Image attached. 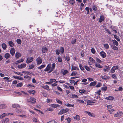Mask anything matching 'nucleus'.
<instances>
[{"label":"nucleus","instance_id":"052dcab7","mask_svg":"<svg viewBox=\"0 0 123 123\" xmlns=\"http://www.w3.org/2000/svg\"><path fill=\"white\" fill-rule=\"evenodd\" d=\"M85 10L87 11V13L88 14L89 13V8L88 7H86L85 8Z\"/></svg>","mask_w":123,"mask_h":123},{"label":"nucleus","instance_id":"0e129e2a","mask_svg":"<svg viewBox=\"0 0 123 123\" xmlns=\"http://www.w3.org/2000/svg\"><path fill=\"white\" fill-rule=\"evenodd\" d=\"M68 71L67 70H64L63 71V74L64 75H65L66 74H67L68 73Z\"/></svg>","mask_w":123,"mask_h":123},{"label":"nucleus","instance_id":"603ef678","mask_svg":"<svg viewBox=\"0 0 123 123\" xmlns=\"http://www.w3.org/2000/svg\"><path fill=\"white\" fill-rule=\"evenodd\" d=\"M24 60V59H21L17 61V62L18 63H21Z\"/></svg>","mask_w":123,"mask_h":123},{"label":"nucleus","instance_id":"c85d7f7f","mask_svg":"<svg viewBox=\"0 0 123 123\" xmlns=\"http://www.w3.org/2000/svg\"><path fill=\"white\" fill-rule=\"evenodd\" d=\"M24 78L26 79L27 80H29L31 79V77L27 75L25 76Z\"/></svg>","mask_w":123,"mask_h":123},{"label":"nucleus","instance_id":"338daca9","mask_svg":"<svg viewBox=\"0 0 123 123\" xmlns=\"http://www.w3.org/2000/svg\"><path fill=\"white\" fill-rule=\"evenodd\" d=\"M91 51L92 53L93 54H95L96 52L95 49L93 48H92L91 49Z\"/></svg>","mask_w":123,"mask_h":123},{"label":"nucleus","instance_id":"e2e57ef3","mask_svg":"<svg viewBox=\"0 0 123 123\" xmlns=\"http://www.w3.org/2000/svg\"><path fill=\"white\" fill-rule=\"evenodd\" d=\"M92 9L94 11H96L97 9V7L96 6L94 5L92 7Z\"/></svg>","mask_w":123,"mask_h":123},{"label":"nucleus","instance_id":"bb28decb","mask_svg":"<svg viewBox=\"0 0 123 123\" xmlns=\"http://www.w3.org/2000/svg\"><path fill=\"white\" fill-rule=\"evenodd\" d=\"M10 55L9 53H6L5 55V57L7 59L10 57Z\"/></svg>","mask_w":123,"mask_h":123},{"label":"nucleus","instance_id":"680f3d73","mask_svg":"<svg viewBox=\"0 0 123 123\" xmlns=\"http://www.w3.org/2000/svg\"><path fill=\"white\" fill-rule=\"evenodd\" d=\"M101 78H102V79H104L105 80H106L108 79V78L106 77V76H101Z\"/></svg>","mask_w":123,"mask_h":123},{"label":"nucleus","instance_id":"dca6fc26","mask_svg":"<svg viewBox=\"0 0 123 123\" xmlns=\"http://www.w3.org/2000/svg\"><path fill=\"white\" fill-rule=\"evenodd\" d=\"M12 107L13 108H18L20 107V106L18 104H14L12 105Z\"/></svg>","mask_w":123,"mask_h":123},{"label":"nucleus","instance_id":"774afa93","mask_svg":"<svg viewBox=\"0 0 123 123\" xmlns=\"http://www.w3.org/2000/svg\"><path fill=\"white\" fill-rule=\"evenodd\" d=\"M47 123H57V122L55 121L52 120L48 122Z\"/></svg>","mask_w":123,"mask_h":123},{"label":"nucleus","instance_id":"3c124183","mask_svg":"<svg viewBox=\"0 0 123 123\" xmlns=\"http://www.w3.org/2000/svg\"><path fill=\"white\" fill-rule=\"evenodd\" d=\"M101 91L100 90H98L96 92H95L96 94L98 95H99L100 94Z\"/></svg>","mask_w":123,"mask_h":123},{"label":"nucleus","instance_id":"393cba45","mask_svg":"<svg viewBox=\"0 0 123 123\" xmlns=\"http://www.w3.org/2000/svg\"><path fill=\"white\" fill-rule=\"evenodd\" d=\"M103 45L105 49H107L109 48V46L108 44H103Z\"/></svg>","mask_w":123,"mask_h":123},{"label":"nucleus","instance_id":"1a4fd4ad","mask_svg":"<svg viewBox=\"0 0 123 123\" xmlns=\"http://www.w3.org/2000/svg\"><path fill=\"white\" fill-rule=\"evenodd\" d=\"M10 51V54L12 56H13L14 55L15 52V50L14 48H12L11 49Z\"/></svg>","mask_w":123,"mask_h":123},{"label":"nucleus","instance_id":"cd10ccee","mask_svg":"<svg viewBox=\"0 0 123 123\" xmlns=\"http://www.w3.org/2000/svg\"><path fill=\"white\" fill-rule=\"evenodd\" d=\"M89 59L90 61L92 63H95V61L93 58L91 57H90Z\"/></svg>","mask_w":123,"mask_h":123},{"label":"nucleus","instance_id":"72a5a7b5","mask_svg":"<svg viewBox=\"0 0 123 123\" xmlns=\"http://www.w3.org/2000/svg\"><path fill=\"white\" fill-rule=\"evenodd\" d=\"M64 105L69 107H74V104L71 105L69 103H68L67 104H65Z\"/></svg>","mask_w":123,"mask_h":123},{"label":"nucleus","instance_id":"c756f323","mask_svg":"<svg viewBox=\"0 0 123 123\" xmlns=\"http://www.w3.org/2000/svg\"><path fill=\"white\" fill-rule=\"evenodd\" d=\"M77 102L83 104L84 103V101L83 100H81L79 99H77L76 100Z\"/></svg>","mask_w":123,"mask_h":123},{"label":"nucleus","instance_id":"0eeeda50","mask_svg":"<svg viewBox=\"0 0 123 123\" xmlns=\"http://www.w3.org/2000/svg\"><path fill=\"white\" fill-rule=\"evenodd\" d=\"M37 64L39 65L42 62V58L40 57H38L36 59Z\"/></svg>","mask_w":123,"mask_h":123},{"label":"nucleus","instance_id":"a878e982","mask_svg":"<svg viewBox=\"0 0 123 123\" xmlns=\"http://www.w3.org/2000/svg\"><path fill=\"white\" fill-rule=\"evenodd\" d=\"M95 66L96 67H97L99 68H102L103 67L102 66L100 65V64L95 63Z\"/></svg>","mask_w":123,"mask_h":123},{"label":"nucleus","instance_id":"412c9836","mask_svg":"<svg viewBox=\"0 0 123 123\" xmlns=\"http://www.w3.org/2000/svg\"><path fill=\"white\" fill-rule=\"evenodd\" d=\"M97 82L95 81L92 82L90 83L89 84L90 86H94L96 85Z\"/></svg>","mask_w":123,"mask_h":123},{"label":"nucleus","instance_id":"f257e3e1","mask_svg":"<svg viewBox=\"0 0 123 123\" xmlns=\"http://www.w3.org/2000/svg\"><path fill=\"white\" fill-rule=\"evenodd\" d=\"M60 50L59 49H56L55 51V52L56 54L59 55L60 52L61 54L63 53L64 51V49L63 47H61L60 48Z\"/></svg>","mask_w":123,"mask_h":123},{"label":"nucleus","instance_id":"09e8293b","mask_svg":"<svg viewBox=\"0 0 123 123\" xmlns=\"http://www.w3.org/2000/svg\"><path fill=\"white\" fill-rule=\"evenodd\" d=\"M23 85V83H22L21 82L17 84V86L18 87H20L22 86Z\"/></svg>","mask_w":123,"mask_h":123},{"label":"nucleus","instance_id":"69168bd1","mask_svg":"<svg viewBox=\"0 0 123 123\" xmlns=\"http://www.w3.org/2000/svg\"><path fill=\"white\" fill-rule=\"evenodd\" d=\"M101 83H98L97 85L96 86V87H98L101 86Z\"/></svg>","mask_w":123,"mask_h":123},{"label":"nucleus","instance_id":"f3484780","mask_svg":"<svg viewBox=\"0 0 123 123\" xmlns=\"http://www.w3.org/2000/svg\"><path fill=\"white\" fill-rule=\"evenodd\" d=\"M21 54L19 53L18 52H17L16 53L15 56V57L16 58H18L21 56Z\"/></svg>","mask_w":123,"mask_h":123},{"label":"nucleus","instance_id":"473e14b6","mask_svg":"<svg viewBox=\"0 0 123 123\" xmlns=\"http://www.w3.org/2000/svg\"><path fill=\"white\" fill-rule=\"evenodd\" d=\"M114 44L116 46H117L118 45V43L115 40H113L112 41Z\"/></svg>","mask_w":123,"mask_h":123},{"label":"nucleus","instance_id":"de8ad7c7","mask_svg":"<svg viewBox=\"0 0 123 123\" xmlns=\"http://www.w3.org/2000/svg\"><path fill=\"white\" fill-rule=\"evenodd\" d=\"M14 73L15 74H17V75L21 76H22L23 75V74L22 73L19 72H14Z\"/></svg>","mask_w":123,"mask_h":123},{"label":"nucleus","instance_id":"9d476101","mask_svg":"<svg viewBox=\"0 0 123 123\" xmlns=\"http://www.w3.org/2000/svg\"><path fill=\"white\" fill-rule=\"evenodd\" d=\"M100 56L103 58H105L106 56V54L104 51H102L100 53Z\"/></svg>","mask_w":123,"mask_h":123},{"label":"nucleus","instance_id":"39448f33","mask_svg":"<svg viewBox=\"0 0 123 123\" xmlns=\"http://www.w3.org/2000/svg\"><path fill=\"white\" fill-rule=\"evenodd\" d=\"M26 66L25 63H22L18 66V67L19 69H22L25 68Z\"/></svg>","mask_w":123,"mask_h":123},{"label":"nucleus","instance_id":"ddd939ff","mask_svg":"<svg viewBox=\"0 0 123 123\" xmlns=\"http://www.w3.org/2000/svg\"><path fill=\"white\" fill-rule=\"evenodd\" d=\"M13 77L15 79L17 80H23V78L22 77L19 76H13Z\"/></svg>","mask_w":123,"mask_h":123},{"label":"nucleus","instance_id":"ea45409f","mask_svg":"<svg viewBox=\"0 0 123 123\" xmlns=\"http://www.w3.org/2000/svg\"><path fill=\"white\" fill-rule=\"evenodd\" d=\"M57 60L58 62H61L62 61V58L60 56H59L57 57Z\"/></svg>","mask_w":123,"mask_h":123},{"label":"nucleus","instance_id":"bf43d9fd","mask_svg":"<svg viewBox=\"0 0 123 123\" xmlns=\"http://www.w3.org/2000/svg\"><path fill=\"white\" fill-rule=\"evenodd\" d=\"M55 63H53L52 64V67H51V69H52L53 70L54 69V68L55 67Z\"/></svg>","mask_w":123,"mask_h":123},{"label":"nucleus","instance_id":"c9c22d12","mask_svg":"<svg viewBox=\"0 0 123 123\" xmlns=\"http://www.w3.org/2000/svg\"><path fill=\"white\" fill-rule=\"evenodd\" d=\"M79 66L80 67V69L81 70L83 71L84 70V68L83 66L82 65V64H79Z\"/></svg>","mask_w":123,"mask_h":123},{"label":"nucleus","instance_id":"5701e85b","mask_svg":"<svg viewBox=\"0 0 123 123\" xmlns=\"http://www.w3.org/2000/svg\"><path fill=\"white\" fill-rule=\"evenodd\" d=\"M105 98L107 100H113L114 99V98L112 96H109L106 97Z\"/></svg>","mask_w":123,"mask_h":123},{"label":"nucleus","instance_id":"79ce46f5","mask_svg":"<svg viewBox=\"0 0 123 123\" xmlns=\"http://www.w3.org/2000/svg\"><path fill=\"white\" fill-rule=\"evenodd\" d=\"M9 45L11 47H12L14 46V44L12 41H10L8 42Z\"/></svg>","mask_w":123,"mask_h":123},{"label":"nucleus","instance_id":"a211bd4d","mask_svg":"<svg viewBox=\"0 0 123 123\" xmlns=\"http://www.w3.org/2000/svg\"><path fill=\"white\" fill-rule=\"evenodd\" d=\"M104 20V17L103 16H101L100 18L99 19V21L101 23Z\"/></svg>","mask_w":123,"mask_h":123},{"label":"nucleus","instance_id":"a18cd8bd","mask_svg":"<svg viewBox=\"0 0 123 123\" xmlns=\"http://www.w3.org/2000/svg\"><path fill=\"white\" fill-rule=\"evenodd\" d=\"M34 64H32L31 65H30L29 66V69H31L34 68Z\"/></svg>","mask_w":123,"mask_h":123},{"label":"nucleus","instance_id":"13d9d810","mask_svg":"<svg viewBox=\"0 0 123 123\" xmlns=\"http://www.w3.org/2000/svg\"><path fill=\"white\" fill-rule=\"evenodd\" d=\"M84 68L87 71H89L90 70V68L88 66H85Z\"/></svg>","mask_w":123,"mask_h":123},{"label":"nucleus","instance_id":"f704fd0d","mask_svg":"<svg viewBox=\"0 0 123 123\" xmlns=\"http://www.w3.org/2000/svg\"><path fill=\"white\" fill-rule=\"evenodd\" d=\"M2 47L3 49L4 50L6 49L7 47L5 43H4L2 44Z\"/></svg>","mask_w":123,"mask_h":123},{"label":"nucleus","instance_id":"b1692460","mask_svg":"<svg viewBox=\"0 0 123 123\" xmlns=\"http://www.w3.org/2000/svg\"><path fill=\"white\" fill-rule=\"evenodd\" d=\"M111 47L114 50H118V48L114 45H112Z\"/></svg>","mask_w":123,"mask_h":123},{"label":"nucleus","instance_id":"a19ab883","mask_svg":"<svg viewBox=\"0 0 123 123\" xmlns=\"http://www.w3.org/2000/svg\"><path fill=\"white\" fill-rule=\"evenodd\" d=\"M86 92V90L84 89H82L79 90V92L81 93H84Z\"/></svg>","mask_w":123,"mask_h":123},{"label":"nucleus","instance_id":"8fccbe9b","mask_svg":"<svg viewBox=\"0 0 123 123\" xmlns=\"http://www.w3.org/2000/svg\"><path fill=\"white\" fill-rule=\"evenodd\" d=\"M95 59L97 62H98L101 63L102 62V61L98 58L96 57L95 58Z\"/></svg>","mask_w":123,"mask_h":123},{"label":"nucleus","instance_id":"4468645a","mask_svg":"<svg viewBox=\"0 0 123 123\" xmlns=\"http://www.w3.org/2000/svg\"><path fill=\"white\" fill-rule=\"evenodd\" d=\"M42 51L43 53H46L48 51L47 48L45 47H43L42 49Z\"/></svg>","mask_w":123,"mask_h":123},{"label":"nucleus","instance_id":"aec40b11","mask_svg":"<svg viewBox=\"0 0 123 123\" xmlns=\"http://www.w3.org/2000/svg\"><path fill=\"white\" fill-rule=\"evenodd\" d=\"M93 101L92 100H88L87 101V105H90L92 103H94V102H93Z\"/></svg>","mask_w":123,"mask_h":123},{"label":"nucleus","instance_id":"4d7b16f0","mask_svg":"<svg viewBox=\"0 0 123 123\" xmlns=\"http://www.w3.org/2000/svg\"><path fill=\"white\" fill-rule=\"evenodd\" d=\"M105 106L107 107L108 109H111L112 107V105H105Z\"/></svg>","mask_w":123,"mask_h":123},{"label":"nucleus","instance_id":"f8f14e48","mask_svg":"<svg viewBox=\"0 0 123 123\" xmlns=\"http://www.w3.org/2000/svg\"><path fill=\"white\" fill-rule=\"evenodd\" d=\"M50 106L54 108L60 107L59 105L57 104H51Z\"/></svg>","mask_w":123,"mask_h":123},{"label":"nucleus","instance_id":"4be33fe9","mask_svg":"<svg viewBox=\"0 0 123 123\" xmlns=\"http://www.w3.org/2000/svg\"><path fill=\"white\" fill-rule=\"evenodd\" d=\"M79 70V68L77 67H75L73 65H72L71 70Z\"/></svg>","mask_w":123,"mask_h":123},{"label":"nucleus","instance_id":"423d86ee","mask_svg":"<svg viewBox=\"0 0 123 123\" xmlns=\"http://www.w3.org/2000/svg\"><path fill=\"white\" fill-rule=\"evenodd\" d=\"M51 65L50 64H49L45 68L44 70L45 71H48L50 70L51 68Z\"/></svg>","mask_w":123,"mask_h":123},{"label":"nucleus","instance_id":"2eb2a0df","mask_svg":"<svg viewBox=\"0 0 123 123\" xmlns=\"http://www.w3.org/2000/svg\"><path fill=\"white\" fill-rule=\"evenodd\" d=\"M73 118L74 119L79 121L80 120V117L79 115H76L75 116L73 117Z\"/></svg>","mask_w":123,"mask_h":123},{"label":"nucleus","instance_id":"7ed1b4c3","mask_svg":"<svg viewBox=\"0 0 123 123\" xmlns=\"http://www.w3.org/2000/svg\"><path fill=\"white\" fill-rule=\"evenodd\" d=\"M27 101L31 103H34L36 102V99L33 98H31L28 99Z\"/></svg>","mask_w":123,"mask_h":123},{"label":"nucleus","instance_id":"7c9ffc66","mask_svg":"<svg viewBox=\"0 0 123 123\" xmlns=\"http://www.w3.org/2000/svg\"><path fill=\"white\" fill-rule=\"evenodd\" d=\"M6 115L7 114L6 113H3L0 115V118L1 119H2L3 118L5 117Z\"/></svg>","mask_w":123,"mask_h":123},{"label":"nucleus","instance_id":"49530a36","mask_svg":"<svg viewBox=\"0 0 123 123\" xmlns=\"http://www.w3.org/2000/svg\"><path fill=\"white\" fill-rule=\"evenodd\" d=\"M53 111V109L51 108H48L45 110L46 111Z\"/></svg>","mask_w":123,"mask_h":123},{"label":"nucleus","instance_id":"c03bdc74","mask_svg":"<svg viewBox=\"0 0 123 123\" xmlns=\"http://www.w3.org/2000/svg\"><path fill=\"white\" fill-rule=\"evenodd\" d=\"M42 87L46 89L47 90H49V87L48 85H45L44 86H43Z\"/></svg>","mask_w":123,"mask_h":123},{"label":"nucleus","instance_id":"4c0bfd02","mask_svg":"<svg viewBox=\"0 0 123 123\" xmlns=\"http://www.w3.org/2000/svg\"><path fill=\"white\" fill-rule=\"evenodd\" d=\"M62 110L64 113H66L69 111V109L68 108H66L65 109Z\"/></svg>","mask_w":123,"mask_h":123},{"label":"nucleus","instance_id":"58836bf2","mask_svg":"<svg viewBox=\"0 0 123 123\" xmlns=\"http://www.w3.org/2000/svg\"><path fill=\"white\" fill-rule=\"evenodd\" d=\"M55 100L56 101V102L59 104L62 105V103L61 101L60 100L56 98Z\"/></svg>","mask_w":123,"mask_h":123},{"label":"nucleus","instance_id":"6e6d98bb","mask_svg":"<svg viewBox=\"0 0 123 123\" xmlns=\"http://www.w3.org/2000/svg\"><path fill=\"white\" fill-rule=\"evenodd\" d=\"M0 106L2 108H5L6 107V105L5 104H2Z\"/></svg>","mask_w":123,"mask_h":123},{"label":"nucleus","instance_id":"6e6552de","mask_svg":"<svg viewBox=\"0 0 123 123\" xmlns=\"http://www.w3.org/2000/svg\"><path fill=\"white\" fill-rule=\"evenodd\" d=\"M84 112L85 114H87L90 116L93 117H95V115L93 114V113H91L89 112L85 111H84Z\"/></svg>","mask_w":123,"mask_h":123},{"label":"nucleus","instance_id":"864d4df0","mask_svg":"<svg viewBox=\"0 0 123 123\" xmlns=\"http://www.w3.org/2000/svg\"><path fill=\"white\" fill-rule=\"evenodd\" d=\"M72 97H71V98H77L78 97V96L77 95H76L74 94H72Z\"/></svg>","mask_w":123,"mask_h":123},{"label":"nucleus","instance_id":"6ab92c4d","mask_svg":"<svg viewBox=\"0 0 123 123\" xmlns=\"http://www.w3.org/2000/svg\"><path fill=\"white\" fill-rule=\"evenodd\" d=\"M28 92L31 94L34 95L35 93V91L34 90H31L28 91Z\"/></svg>","mask_w":123,"mask_h":123},{"label":"nucleus","instance_id":"2f4dec72","mask_svg":"<svg viewBox=\"0 0 123 123\" xmlns=\"http://www.w3.org/2000/svg\"><path fill=\"white\" fill-rule=\"evenodd\" d=\"M105 68L104 69V70L105 72H108V70L109 69V67L108 66H106L105 67Z\"/></svg>","mask_w":123,"mask_h":123},{"label":"nucleus","instance_id":"37998d69","mask_svg":"<svg viewBox=\"0 0 123 123\" xmlns=\"http://www.w3.org/2000/svg\"><path fill=\"white\" fill-rule=\"evenodd\" d=\"M69 2L70 4L73 5L75 3V1L74 0H70L69 1Z\"/></svg>","mask_w":123,"mask_h":123},{"label":"nucleus","instance_id":"e433bc0d","mask_svg":"<svg viewBox=\"0 0 123 123\" xmlns=\"http://www.w3.org/2000/svg\"><path fill=\"white\" fill-rule=\"evenodd\" d=\"M46 66V65L45 64L42 65L40 66L37 67V68L40 69H42V68L45 67Z\"/></svg>","mask_w":123,"mask_h":123},{"label":"nucleus","instance_id":"9b49d317","mask_svg":"<svg viewBox=\"0 0 123 123\" xmlns=\"http://www.w3.org/2000/svg\"><path fill=\"white\" fill-rule=\"evenodd\" d=\"M33 58L32 57L28 58L26 61V63H29L33 61Z\"/></svg>","mask_w":123,"mask_h":123},{"label":"nucleus","instance_id":"f03ea898","mask_svg":"<svg viewBox=\"0 0 123 123\" xmlns=\"http://www.w3.org/2000/svg\"><path fill=\"white\" fill-rule=\"evenodd\" d=\"M123 114V112L121 111H119L117 113L114 115L115 117H121Z\"/></svg>","mask_w":123,"mask_h":123},{"label":"nucleus","instance_id":"20e7f679","mask_svg":"<svg viewBox=\"0 0 123 123\" xmlns=\"http://www.w3.org/2000/svg\"><path fill=\"white\" fill-rule=\"evenodd\" d=\"M119 68L118 66H113L111 70V73H113L115 72V70L118 69Z\"/></svg>","mask_w":123,"mask_h":123},{"label":"nucleus","instance_id":"5fc2aeb1","mask_svg":"<svg viewBox=\"0 0 123 123\" xmlns=\"http://www.w3.org/2000/svg\"><path fill=\"white\" fill-rule=\"evenodd\" d=\"M114 37L115 39H116L118 41H119L120 40V39L116 35H114Z\"/></svg>","mask_w":123,"mask_h":123}]
</instances>
